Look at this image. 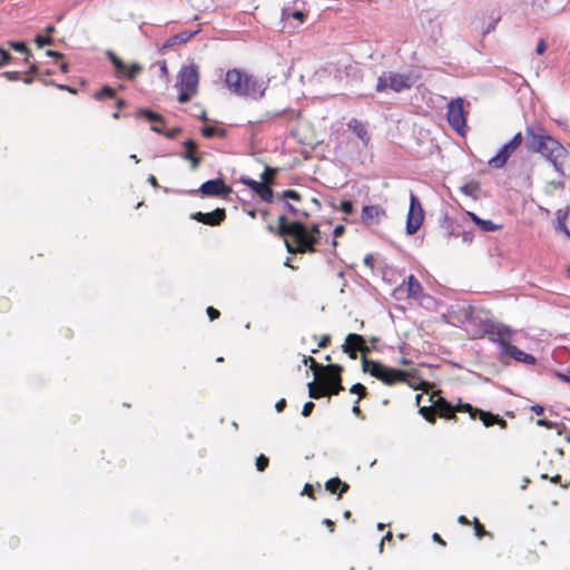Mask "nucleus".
Here are the masks:
<instances>
[{"label": "nucleus", "instance_id": "nucleus-29", "mask_svg": "<svg viewBox=\"0 0 570 570\" xmlns=\"http://www.w3.org/2000/svg\"><path fill=\"white\" fill-rule=\"evenodd\" d=\"M341 382V375L336 374L334 376V384H331L330 386L325 387L327 394L337 395L343 390Z\"/></svg>", "mask_w": 570, "mask_h": 570}, {"label": "nucleus", "instance_id": "nucleus-20", "mask_svg": "<svg viewBox=\"0 0 570 570\" xmlns=\"http://www.w3.org/2000/svg\"><path fill=\"white\" fill-rule=\"evenodd\" d=\"M323 370H324L323 385H324V387H327L331 384H334V376L336 374L341 375V372L343 368L340 365L331 364V365L324 367Z\"/></svg>", "mask_w": 570, "mask_h": 570}, {"label": "nucleus", "instance_id": "nucleus-52", "mask_svg": "<svg viewBox=\"0 0 570 570\" xmlns=\"http://www.w3.org/2000/svg\"><path fill=\"white\" fill-rule=\"evenodd\" d=\"M285 406H286V400L285 399H281L275 404V409H276L277 412H282L285 409Z\"/></svg>", "mask_w": 570, "mask_h": 570}, {"label": "nucleus", "instance_id": "nucleus-11", "mask_svg": "<svg viewBox=\"0 0 570 570\" xmlns=\"http://www.w3.org/2000/svg\"><path fill=\"white\" fill-rule=\"evenodd\" d=\"M458 411L469 412L471 419H475L476 416H479V419L483 422L485 426H491L495 423L499 424L501 428L507 426V422L502 420L499 415H494L490 412H484L482 410L474 409L469 403L460 404L458 406Z\"/></svg>", "mask_w": 570, "mask_h": 570}, {"label": "nucleus", "instance_id": "nucleus-8", "mask_svg": "<svg viewBox=\"0 0 570 570\" xmlns=\"http://www.w3.org/2000/svg\"><path fill=\"white\" fill-rule=\"evenodd\" d=\"M522 140V134L517 132L512 139L503 145L498 154L488 161L489 166L495 169L502 168L511 155L521 146Z\"/></svg>", "mask_w": 570, "mask_h": 570}, {"label": "nucleus", "instance_id": "nucleus-19", "mask_svg": "<svg viewBox=\"0 0 570 570\" xmlns=\"http://www.w3.org/2000/svg\"><path fill=\"white\" fill-rule=\"evenodd\" d=\"M407 295L414 299H419L422 295L423 287L421 283L413 276L410 275L406 282Z\"/></svg>", "mask_w": 570, "mask_h": 570}, {"label": "nucleus", "instance_id": "nucleus-1", "mask_svg": "<svg viewBox=\"0 0 570 570\" xmlns=\"http://www.w3.org/2000/svg\"><path fill=\"white\" fill-rule=\"evenodd\" d=\"M525 145L529 150L541 154L554 170L564 176V163L569 157L568 150L557 139L547 134L540 124L525 127Z\"/></svg>", "mask_w": 570, "mask_h": 570}, {"label": "nucleus", "instance_id": "nucleus-27", "mask_svg": "<svg viewBox=\"0 0 570 570\" xmlns=\"http://www.w3.org/2000/svg\"><path fill=\"white\" fill-rule=\"evenodd\" d=\"M202 135L206 138H212L214 136L224 137L225 130L213 126H205L202 128Z\"/></svg>", "mask_w": 570, "mask_h": 570}, {"label": "nucleus", "instance_id": "nucleus-15", "mask_svg": "<svg viewBox=\"0 0 570 570\" xmlns=\"http://www.w3.org/2000/svg\"><path fill=\"white\" fill-rule=\"evenodd\" d=\"M342 347L344 353H347L353 360H355L357 356V350L362 351L363 353L368 351V348L365 346L363 336L358 334H348Z\"/></svg>", "mask_w": 570, "mask_h": 570}, {"label": "nucleus", "instance_id": "nucleus-47", "mask_svg": "<svg viewBox=\"0 0 570 570\" xmlns=\"http://www.w3.org/2000/svg\"><path fill=\"white\" fill-rule=\"evenodd\" d=\"M474 530H475V534L479 538H481L482 535L485 534L484 528L478 522V520L474 521Z\"/></svg>", "mask_w": 570, "mask_h": 570}, {"label": "nucleus", "instance_id": "nucleus-3", "mask_svg": "<svg viewBox=\"0 0 570 570\" xmlns=\"http://www.w3.org/2000/svg\"><path fill=\"white\" fill-rule=\"evenodd\" d=\"M228 90L237 96L258 99L264 96L265 85L254 76L243 72L239 69L228 70L225 78Z\"/></svg>", "mask_w": 570, "mask_h": 570}, {"label": "nucleus", "instance_id": "nucleus-44", "mask_svg": "<svg viewBox=\"0 0 570 570\" xmlns=\"http://www.w3.org/2000/svg\"><path fill=\"white\" fill-rule=\"evenodd\" d=\"M314 406L315 405H314L313 402L305 403L304 406H303V410H302V415L303 416H308L312 413Z\"/></svg>", "mask_w": 570, "mask_h": 570}, {"label": "nucleus", "instance_id": "nucleus-51", "mask_svg": "<svg viewBox=\"0 0 570 570\" xmlns=\"http://www.w3.org/2000/svg\"><path fill=\"white\" fill-rule=\"evenodd\" d=\"M475 189V187L473 185H464L461 187V190L463 194L468 195V196H471L472 195V191Z\"/></svg>", "mask_w": 570, "mask_h": 570}, {"label": "nucleus", "instance_id": "nucleus-56", "mask_svg": "<svg viewBox=\"0 0 570 570\" xmlns=\"http://www.w3.org/2000/svg\"><path fill=\"white\" fill-rule=\"evenodd\" d=\"M330 343V336L328 335H324L322 336L320 343H318V347H326Z\"/></svg>", "mask_w": 570, "mask_h": 570}, {"label": "nucleus", "instance_id": "nucleus-22", "mask_svg": "<svg viewBox=\"0 0 570 570\" xmlns=\"http://www.w3.org/2000/svg\"><path fill=\"white\" fill-rule=\"evenodd\" d=\"M325 488L332 493H335L336 490L341 488V492L338 493V498H341L342 493L347 491L348 485L342 482L338 478H332L326 482Z\"/></svg>", "mask_w": 570, "mask_h": 570}, {"label": "nucleus", "instance_id": "nucleus-24", "mask_svg": "<svg viewBox=\"0 0 570 570\" xmlns=\"http://www.w3.org/2000/svg\"><path fill=\"white\" fill-rule=\"evenodd\" d=\"M308 395L312 399H320V397L327 395V392H326L324 385L318 386L315 384V382H311V383H308Z\"/></svg>", "mask_w": 570, "mask_h": 570}, {"label": "nucleus", "instance_id": "nucleus-49", "mask_svg": "<svg viewBox=\"0 0 570 570\" xmlns=\"http://www.w3.org/2000/svg\"><path fill=\"white\" fill-rule=\"evenodd\" d=\"M207 314L212 321L218 318L219 316V312L212 306L207 308Z\"/></svg>", "mask_w": 570, "mask_h": 570}, {"label": "nucleus", "instance_id": "nucleus-17", "mask_svg": "<svg viewBox=\"0 0 570 570\" xmlns=\"http://www.w3.org/2000/svg\"><path fill=\"white\" fill-rule=\"evenodd\" d=\"M242 183L248 186L253 191H255L262 200L266 203H272L274 198V194L272 188L262 181L254 180L252 178H242Z\"/></svg>", "mask_w": 570, "mask_h": 570}, {"label": "nucleus", "instance_id": "nucleus-34", "mask_svg": "<svg viewBox=\"0 0 570 570\" xmlns=\"http://www.w3.org/2000/svg\"><path fill=\"white\" fill-rule=\"evenodd\" d=\"M9 47L18 52L26 53L27 56H30V51L26 47L23 42L18 41H10Z\"/></svg>", "mask_w": 570, "mask_h": 570}, {"label": "nucleus", "instance_id": "nucleus-30", "mask_svg": "<svg viewBox=\"0 0 570 570\" xmlns=\"http://www.w3.org/2000/svg\"><path fill=\"white\" fill-rule=\"evenodd\" d=\"M478 226L483 230V232H494V230H498L501 228L500 225H497L494 224L492 220L490 219H482L480 222H478Z\"/></svg>", "mask_w": 570, "mask_h": 570}, {"label": "nucleus", "instance_id": "nucleus-41", "mask_svg": "<svg viewBox=\"0 0 570 570\" xmlns=\"http://www.w3.org/2000/svg\"><path fill=\"white\" fill-rule=\"evenodd\" d=\"M0 56H1L0 57V68H2L9 63V61L11 60V56L9 52L3 50L1 47H0Z\"/></svg>", "mask_w": 570, "mask_h": 570}, {"label": "nucleus", "instance_id": "nucleus-64", "mask_svg": "<svg viewBox=\"0 0 570 570\" xmlns=\"http://www.w3.org/2000/svg\"><path fill=\"white\" fill-rule=\"evenodd\" d=\"M302 493L312 497V487L309 484H306Z\"/></svg>", "mask_w": 570, "mask_h": 570}, {"label": "nucleus", "instance_id": "nucleus-48", "mask_svg": "<svg viewBox=\"0 0 570 570\" xmlns=\"http://www.w3.org/2000/svg\"><path fill=\"white\" fill-rule=\"evenodd\" d=\"M178 132H180V128L175 127V128H171V129H169L167 131H164L163 135H165L167 138L171 139V138H175Z\"/></svg>", "mask_w": 570, "mask_h": 570}, {"label": "nucleus", "instance_id": "nucleus-10", "mask_svg": "<svg viewBox=\"0 0 570 570\" xmlns=\"http://www.w3.org/2000/svg\"><path fill=\"white\" fill-rule=\"evenodd\" d=\"M513 331L504 324H493L488 328L490 341L499 344L500 353L511 344Z\"/></svg>", "mask_w": 570, "mask_h": 570}, {"label": "nucleus", "instance_id": "nucleus-5", "mask_svg": "<svg viewBox=\"0 0 570 570\" xmlns=\"http://www.w3.org/2000/svg\"><path fill=\"white\" fill-rule=\"evenodd\" d=\"M362 368L365 373L374 376L386 385L405 382L407 373L401 370L389 367L380 362L362 357Z\"/></svg>", "mask_w": 570, "mask_h": 570}, {"label": "nucleus", "instance_id": "nucleus-50", "mask_svg": "<svg viewBox=\"0 0 570 570\" xmlns=\"http://www.w3.org/2000/svg\"><path fill=\"white\" fill-rule=\"evenodd\" d=\"M546 48H547L546 42H544V40L541 39L537 45L535 52L538 55H542L546 51Z\"/></svg>", "mask_w": 570, "mask_h": 570}, {"label": "nucleus", "instance_id": "nucleus-25", "mask_svg": "<svg viewBox=\"0 0 570 570\" xmlns=\"http://www.w3.org/2000/svg\"><path fill=\"white\" fill-rule=\"evenodd\" d=\"M567 216L568 210L562 212L561 209H559L557 212V229H559L560 232L564 233L568 237H570V230L567 228L564 224Z\"/></svg>", "mask_w": 570, "mask_h": 570}, {"label": "nucleus", "instance_id": "nucleus-33", "mask_svg": "<svg viewBox=\"0 0 570 570\" xmlns=\"http://www.w3.org/2000/svg\"><path fill=\"white\" fill-rule=\"evenodd\" d=\"M116 94L115 89L108 87V86H105L100 91H98L96 95H95V98L96 99H102L105 97H114Z\"/></svg>", "mask_w": 570, "mask_h": 570}, {"label": "nucleus", "instance_id": "nucleus-61", "mask_svg": "<svg viewBox=\"0 0 570 570\" xmlns=\"http://www.w3.org/2000/svg\"><path fill=\"white\" fill-rule=\"evenodd\" d=\"M549 187L563 188V181H561V180H559V181H551V183H549Z\"/></svg>", "mask_w": 570, "mask_h": 570}, {"label": "nucleus", "instance_id": "nucleus-23", "mask_svg": "<svg viewBox=\"0 0 570 570\" xmlns=\"http://www.w3.org/2000/svg\"><path fill=\"white\" fill-rule=\"evenodd\" d=\"M289 19H296V20H298V23L301 24L305 20V14L301 10L292 11L288 8H284L282 10V20L287 22V21H289Z\"/></svg>", "mask_w": 570, "mask_h": 570}, {"label": "nucleus", "instance_id": "nucleus-54", "mask_svg": "<svg viewBox=\"0 0 570 570\" xmlns=\"http://www.w3.org/2000/svg\"><path fill=\"white\" fill-rule=\"evenodd\" d=\"M420 412L425 416L426 420H429L431 422L434 420L433 416H430V409L429 407L423 406V407L420 409Z\"/></svg>", "mask_w": 570, "mask_h": 570}, {"label": "nucleus", "instance_id": "nucleus-2", "mask_svg": "<svg viewBox=\"0 0 570 570\" xmlns=\"http://www.w3.org/2000/svg\"><path fill=\"white\" fill-rule=\"evenodd\" d=\"M278 234L286 237L285 245L289 253H314V244L317 243L320 229L313 225L308 229L303 223H287L285 216L278 218Z\"/></svg>", "mask_w": 570, "mask_h": 570}, {"label": "nucleus", "instance_id": "nucleus-16", "mask_svg": "<svg viewBox=\"0 0 570 570\" xmlns=\"http://www.w3.org/2000/svg\"><path fill=\"white\" fill-rule=\"evenodd\" d=\"M225 217H226V213H225V209H223V208H217L212 213L197 212V213L191 214L193 219L200 222L205 225H209V226L219 225L225 219Z\"/></svg>", "mask_w": 570, "mask_h": 570}, {"label": "nucleus", "instance_id": "nucleus-53", "mask_svg": "<svg viewBox=\"0 0 570 570\" xmlns=\"http://www.w3.org/2000/svg\"><path fill=\"white\" fill-rule=\"evenodd\" d=\"M344 230H345V228H344V226H343V225H337V226L334 228V230H333L334 237L336 238V237L342 236V235H343V233H344Z\"/></svg>", "mask_w": 570, "mask_h": 570}, {"label": "nucleus", "instance_id": "nucleus-60", "mask_svg": "<svg viewBox=\"0 0 570 570\" xmlns=\"http://www.w3.org/2000/svg\"><path fill=\"white\" fill-rule=\"evenodd\" d=\"M323 523L330 529L331 532L334 531V522L330 519H325Z\"/></svg>", "mask_w": 570, "mask_h": 570}, {"label": "nucleus", "instance_id": "nucleus-46", "mask_svg": "<svg viewBox=\"0 0 570 570\" xmlns=\"http://www.w3.org/2000/svg\"><path fill=\"white\" fill-rule=\"evenodd\" d=\"M183 146L187 149V150H190V151H196L197 150V145L194 140L191 139H188V140H185L183 142Z\"/></svg>", "mask_w": 570, "mask_h": 570}, {"label": "nucleus", "instance_id": "nucleus-57", "mask_svg": "<svg viewBox=\"0 0 570 570\" xmlns=\"http://www.w3.org/2000/svg\"><path fill=\"white\" fill-rule=\"evenodd\" d=\"M161 122H157V124H154L151 125L150 129L157 134H164V129L163 127L160 126Z\"/></svg>", "mask_w": 570, "mask_h": 570}, {"label": "nucleus", "instance_id": "nucleus-31", "mask_svg": "<svg viewBox=\"0 0 570 570\" xmlns=\"http://www.w3.org/2000/svg\"><path fill=\"white\" fill-rule=\"evenodd\" d=\"M196 33V31H184L181 33H178L176 35L175 37H173L171 39L168 40V45H173L175 43L176 41H179V42H186L188 41Z\"/></svg>", "mask_w": 570, "mask_h": 570}, {"label": "nucleus", "instance_id": "nucleus-4", "mask_svg": "<svg viewBox=\"0 0 570 570\" xmlns=\"http://www.w3.org/2000/svg\"><path fill=\"white\" fill-rule=\"evenodd\" d=\"M417 76L412 71L396 72V71H384L377 78L375 89L377 92L393 91L402 92L410 90L416 82Z\"/></svg>", "mask_w": 570, "mask_h": 570}, {"label": "nucleus", "instance_id": "nucleus-7", "mask_svg": "<svg viewBox=\"0 0 570 570\" xmlns=\"http://www.w3.org/2000/svg\"><path fill=\"white\" fill-rule=\"evenodd\" d=\"M463 99L456 98L449 102L446 118L453 130L463 136L466 129V119L463 109Z\"/></svg>", "mask_w": 570, "mask_h": 570}, {"label": "nucleus", "instance_id": "nucleus-21", "mask_svg": "<svg viewBox=\"0 0 570 570\" xmlns=\"http://www.w3.org/2000/svg\"><path fill=\"white\" fill-rule=\"evenodd\" d=\"M347 126L363 141H366L368 139L367 130L361 121H358L356 119H352V120H350Z\"/></svg>", "mask_w": 570, "mask_h": 570}, {"label": "nucleus", "instance_id": "nucleus-6", "mask_svg": "<svg viewBox=\"0 0 570 570\" xmlns=\"http://www.w3.org/2000/svg\"><path fill=\"white\" fill-rule=\"evenodd\" d=\"M199 81V75L195 65L185 66L179 71L178 87L179 102H187L196 92Z\"/></svg>", "mask_w": 570, "mask_h": 570}, {"label": "nucleus", "instance_id": "nucleus-45", "mask_svg": "<svg viewBox=\"0 0 570 570\" xmlns=\"http://www.w3.org/2000/svg\"><path fill=\"white\" fill-rule=\"evenodd\" d=\"M537 425L544 426L548 429H553L556 426V423L544 420V419H539V420H537Z\"/></svg>", "mask_w": 570, "mask_h": 570}, {"label": "nucleus", "instance_id": "nucleus-39", "mask_svg": "<svg viewBox=\"0 0 570 570\" xmlns=\"http://www.w3.org/2000/svg\"><path fill=\"white\" fill-rule=\"evenodd\" d=\"M268 465V459L261 454L256 460V468L258 471H264Z\"/></svg>", "mask_w": 570, "mask_h": 570}, {"label": "nucleus", "instance_id": "nucleus-32", "mask_svg": "<svg viewBox=\"0 0 570 570\" xmlns=\"http://www.w3.org/2000/svg\"><path fill=\"white\" fill-rule=\"evenodd\" d=\"M276 175V169L266 167L261 175L262 183L269 184L272 183L274 176Z\"/></svg>", "mask_w": 570, "mask_h": 570}, {"label": "nucleus", "instance_id": "nucleus-58", "mask_svg": "<svg viewBox=\"0 0 570 570\" xmlns=\"http://www.w3.org/2000/svg\"><path fill=\"white\" fill-rule=\"evenodd\" d=\"M159 69H160V75L163 77H168V69H167V65H166L165 61L160 62V68Z\"/></svg>", "mask_w": 570, "mask_h": 570}, {"label": "nucleus", "instance_id": "nucleus-42", "mask_svg": "<svg viewBox=\"0 0 570 570\" xmlns=\"http://www.w3.org/2000/svg\"><path fill=\"white\" fill-rule=\"evenodd\" d=\"M10 81H17L20 79V73L18 71H6L2 73Z\"/></svg>", "mask_w": 570, "mask_h": 570}, {"label": "nucleus", "instance_id": "nucleus-40", "mask_svg": "<svg viewBox=\"0 0 570 570\" xmlns=\"http://www.w3.org/2000/svg\"><path fill=\"white\" fill-rule=\"evenodd\" d=\"M282 196H283V198H288V199H292L295 202H299L302 198L297 191L292 190V189L285 190Z\"/></svg>", "mask_w": 570, "mask_h": 570}, {"label": "nucleus", "instance_id": "nucleus-62", "mask_svg": "<svg viewBox=\"0 0 570 570\" xmlns=\"http://www.w3.org/2000/svg\"><path fill=\"white\" fill-rule=\"evenodd\" d=\"M46 55H47L48 57H55V58H60V57L62 56L61 53H59V52H57V51H53V50H47V51H46Z\"/></svg>", "mask_w": 570, "mask_h": 570}, {"label": "nucleus", "instance_id": "nucleus-59", "mask_svg": "<svg viewBox=\"0 0 570 570\" xmlns=\"http://www.w3.org/2000/svg\"><path fill=\"white\" fill-rule=\"evenodd\" d=\"M468 215H469V217L472 219V222H473L475 225H478V222H480V220H481V218H480L478 215H475L474 213H472V212H468Z\"/></svg>", "mask_w": 570, "mask_h": 570}, {"label": "nucleus", "instance_id": "nucleus-9", "mask_svg": "<svg viewBox=\"0 0 570 570\" xmlns=\"http://www.w3.org/2000/svg\"><path fill=\"white\" fill-rule=\"evenodd\" d=\"M423 218H424V213H423L421 203L417 199V197L413 193H411L410 208H409V213H407V217H406L407 234H410V235L415 234L420 229V227L423 223Z\"/></svg>", "mask_w": 570, "mask_h": 570}, {"label": "nucleus", "instance_id": "nucleus-37", "mask_svg": "<svg viewBox=\"0 0 570 570\" xmlns=\"http://www.w3.org/2000/svg\"><path fill=\"white\" fill-rule=\"evenodd\" d=\"M340 208L346 215H351L354 210L353 203L351 200H343Z\"/></svg>", "mask_w": 570, "mask_h": 570}, {"label": "nucleus", "instance_id": "nucleus-43", "mask_svg": "<svg viewBox=\"0 0 570 570\" xmlns=\"http://www.w3.org/2000/svg\"><path fill=\"white\" fill-rule=\"evenodd\" d=\"M304 363L307 365L309 364L311 365V368L315 372L318 371L320 368V365L317 364V362L312 357V356H305L304 358Z\"/></svg>", "mask_w": 570, "mask_h": 570}, {"label": "nucleus", "instance_id": "nucleus-13", "mask_svg": "<svg viewBox=\"0 0 570 570\" xmlns=\"http://www.w3.org/2000/svg\"><path fill=\"white\" fill-rule=\"evenodd\" d=\"M108 57L116 68L118 77H120V75H126L129 79H134L142 70V67L139 63L127 66L114 52H108Z\"/></svg>", "mask_w": 570, "mask_h": 570}, {"label": "nucleus", "instance_id": "nucleus-12", "mask_svg": "<svg viewBox=\"0 0 570 570\" xmlns=\"http://www.w3.org/2000/svg\"><path fill=\"white\" fill-rule=\"evenodd\" d=\"M205 196H226L232 191L223 179L207 180L199 187V190Z\"/></svg>", "mask_w": 570, "mask_h": 570}, {"label": "nucleus", "instance_id": "nucleus-26", "mask_svg": "<svg viewBox=\"0 0 570 570\" xmlns=\"http://www.w3.org/2000/svg\"><path fill=\"white\" fill-rule=\"evenodd\" d=\"M137 116L145 117L147 120H149L154 124L164 122V118L160 115H158L149 109H139L137 112Z\"/></svg>", "mask_w": 570, "mask_h": 570}, {"label": "nucleus", "instance_id": "nucleus-38", "mask_svg": "<svg viewBox=\"0 0 570 570\" xmlns=\"http://www.w3.org/2000/svg\"><path fill=\"white\" fill-rule=\"evenodd\" d=\"M35 42L37 43V46L39 48H42L45 46L51 45L52 39L50 37H43V36L38 35L35 39Z\"/></svg>", "mask_w": 570, "mask_h": 570}, {"label": "nucleus", "instance_id": "nucleus-63", "mask_svg": "<svg viewBox=\"0 0 570 570\" xmlns=\"http://www.w3.org/2000/svg\"><path fill=\"white\" fill-rule=\"evenodd\" d=\"M358 402H360V399H357V400H356V402H355V404H354V406H353V409H352L353 413H354V414H356V415H360V414H361V410H360V406H358Z\"/></svg>", "mask_w": 570, "mask_h": 570}, {"label": "nucleus", "instance_id": "nucleus-36", "mask_svg": "<svg viewBox=\"0 0 570 570\" xmlns=\"http://www.w3.org/2000/svg\"><path fill=\"white\" fill-rule=\"evenodd\" d=\"M351 393H355V394H358V399L363 397L365 394H366V389L364 385H362L361 383H356L354 384L351 390H350Z\"/></svg>", "mask_w": 570, "mask_h": 570}, {"label": "nucleus", "instance_id": "nucleus-18", "mask_svg": "<svg viewBox=\"0 0 570 570\" xmlns=\"http://www.w3.org/2000/svg\"><path fill=\"white\" fill-rule=\"evenodd\" d=\"M500 356L501 357L509 356V357L514 358L518 362H523L525 364H534L535 363V358L532 355L524 353L523 351L519 350L517 346H514L512 344L507 346V348L503 350L502 353H500Z\"/></svg>", "mask_w": 570, "mask_h": 570}, {"label": "nucleus", "instance_id": "nucleus-55", "mask_svg": "<svg viewBox=\"0 0 570 570\" xmlns=\"http://www.w3.org/2000/svg\"><path fill=\"white\" fill-rule=\"evenodd\" d=\"M531 410L537 414V415H542L543 412H544V409L539 405V404H534L531 406Z\"/></svg>", "mask_w": 570, "mask_h": 570}, {"label": "nucleus", "instance_id": "nucleus-35", "mask_svg": "<svg viewBox=\"0 0 570 570\" xmlns=\"http://www.w3.org/2000/svg\"><path fill=\"white\" fill-rule=\"evenodd\" d=\"M285 207L288 209V212H291L294 215H301L303 217L308 216V212L305 208H296L295 206H293L289 203H285Z\"/></svg>", "mask_w": 570, "mask_h": 570}, {"label": "nucleus", "instance_id": "nucleus-14", "mask_svg": "<svg viewBox=\"0 0 570 570\" xmlns=\"http://www.w3.org/2000/svg\"><path fill=\"white\" fill-rule=\"evenodd\" d=\"M385 217L386 212L380 205H367L362 208L361 219L365 225L379 224Z\"/></svg>", "mask_w": 570, "mask_h": 570}, {"label": "nucleus", "instance_id": "nucleus-28", "mask_svg": "<svg viewBox=\"0 0 570 570\" xmlns=\"http://www.w3.org/2000/svg\"><path fill=\"white\" fill-rule=\"evenodd\" d=\"M180 157L190 163V168L196 169L200 164V158L195 156V151L186 150Z\"/></svg>", "mask_w": 570, "mask_h": 570}]
</instances>
